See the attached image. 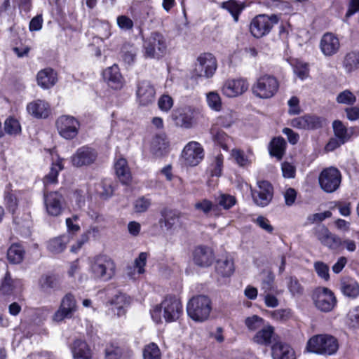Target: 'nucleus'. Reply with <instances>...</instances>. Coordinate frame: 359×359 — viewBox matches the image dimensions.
Segmentation results:
<instances>
[{"mask_svg": "<svg viewBox=\"0 0 359 359\" xmlns=\"http://www.w3.org/2000/svg\"><path fill=\"white\" fill-rule=\"evenodd\" d=\"M217 68L216 58L212 54L205 53L201 54L196 60V72L198 76L210 79L213 76Z\"/></svg>", "mask_w": 359, "mask_h": 359, "instance_id": "9b49d317", "label": "nucleus"}, {"mask_svg": "<svg viewBox=\"0 0 359 359\" xmlns=\"http://www.w3.org/2000/svg\"><path fill=\"white\" fill-rule=\"evenodd\" d=\"M28 113L36 118H46L50 114V104L42 100H36L27 106Z\"/></svg>", "mask_w": 359, "mask_h": 359, "instance_id": "b1692460", "label": "nucleus"}, {"mask_svg": "<svg viewBox=\"0 0 359 359\" xmlns=\"http://www.w3.org/2000/svg\"><path fill=\"white\" fill-rule=\"evenodd\" d=\"M121 54V57L126 63L131 65L134 62L136 57V50L133 46L125 44L122 48Z\"/></svg>", "mask_w": 359, "mask_h": 359, "instance_id": "603ef678", "label": "nucleus"}, {"mask_svg": "<svg viewBox=\"0 0 359 359\" xmlns=\"http://www.w3.org/2000/svg\"><path fill=\"white\" fill-rule=\"evenodd\" d=\"M315 306L323 312H330L337 305L334 292L327 287H319L312 294Z\"/></svg>", "mask_w": 359, "mask_h": 359, "instance_id": "6e6552de", "label": "nucleus"}, {"mask_svg": "<svg viewBox=\"0 0 359 359\" xmlns=\"http://www.w3.org/2000/svg\"><path fill=\"white\" fill-rule=\"evenodd\" d=\"M194 208L196 210L203 212L205 215H208L210 213L218 217L221 215V211L217 205L214 204L211 201L204 198L196 201Z\"/></svg>", "mask_w": 359, "mask_h": 359, "instance_id": "473e14b6", "label": "nucleus"}, {"mask_svg": "<svg viewBox=\"0 0 359 359\" xmlns=\"http://www.w3.org/2000/svg\"><path fill=\"white\" fill-rule=\"evenodd\" d=\"M24 257V250L22 248L17 244L12 245L7 252L8 260L12 264L20 263Z\"/></svg>", "mask_w": 359, "mask_h": 359, "instance_id": "37998d69", "label": "nucleus"}, {"mask_svg": "<svg viewBox=\"0 0 359 359\" xmlns=\"http://www.w3.org/2000/svg\"><path fill=\"white\" fill-rule=\"evenodd\" d=\"M244 324L250 332H257L263 327L266 324V322L262 317L257 315H252L245 318Z\"/></svg>", "mask_w": 359, "mask_h": 359, "instance_id": "79ce46f5", "label": "nucleus"}, {"mask_svg": "<svg viewBox=\"0 0 359 359\" xmlns=\"http://www.w3.org/2000/svg\"><path fill=\"white\" fill-rule=\"evenodd\" d=\"M336 100L338 103L351 105L355 102L356 97L350 90H345L337 95Z\"/></svg>", "mask_w": 359, "mask_h": 359, "instance_id": "4d7b16f0", "label": "nucleus"}, {"mask_svg": "<svg viewBox=\"0 0 359 359\" xmlns=\"http://www.w3.org/2000/svg\"><path fill=\"white\" fill-rule=\"evenodd\" d=\"M290 125L298 129L315 130L322 127L323 121L318 116L307 114L292 119Z\"/></svg>", "mask_w": 359, "mask_h": 359, "instance_id": "aec40b11", "label": "nucleus"}, {"mask_svg": "<svg viewBox=\"0 0 359 359\" xmlns=\"http://www.w3.org/2000/svg\"><path fill=\"white\" fill-rule=\"evenodd\" d=\"M43 201L49 215L58 216L61 214L63 198L58 191H44Z\"/></svg>", "mask_w": 359, "mask_h": 359, "instance_id": "a211bd4d", "label": "nucleus"}, {"mask_svg": "<svg viewBox=\"0 0 359 359\" xmlns=\"http://www.w3.org/2000/svg\"><path fill=\"white\" fill-rule=\"evenodd\" d=\"M76 301L74 295L67 294L61 300L59 309L53 316L55 322H61L65 318H71L77 311Z\"/></svg>", "mask_w": 359, "mask_h": 359, "instance_id": "f8f14e48", "label": "nucleus"}, {"mask_svg": "<svg viewBox=\"0 0 359 359\" xmlns=\"http://www.w3.org/2000/svg\"><path fill=\"white\" fill-rule=\"evenodd\" d=\"M220 8L226 10L232 15L235 22L238 21L240 13L244 8L243 4H239L234 0H229L220 4Z\"/></svg>", "mask_w": 359, "mask_h": 359, "instance_id": "a19ab883", "label": "nucleus"}, {"mask_svg": "<svg viewBox=\"0 0 359 359\" xmlns=\"http://www.w3.org/2000/svg\"><path fill=\"white\" fill-rule=\"evenodd\" d=\"M257 186V189L251 191L253 201L256 205L265 207L273 198V187L267 181H259Z\"/></svg>", "mask_w": 359, "mask_h": 359, "instance_id": "dca6fc26", "label": "nucleus"}, {"mask_svg": "<svg viewBox=\"0 0 359 359\" xmlns=\"http://www.w3.org/2000/svg\"><path fill=\"white\" fill-rule=\"evenodd\" d=\"M213 139L224 150L228 149L229 144L231 141V139L223 131H217L213 135Z\"/></svg>", "mask_w": 359, "mask_h": 359, "instance_id": "e2e57ef3", "label": "nucleus"}, {"mask_svg": "<svg viewBox=\"0 0 359 359\" xmlns=\"http://www.w3.org/2000/svg\"><path fill=\"white\" fill-rule=\"evenodd\" d=\"M280 82L278 79L271 74H264L259 76L253 84V94L261 99L273 97L278 91Z\"/></svg>", "mask_w": 359, "mask_h": 359, "instance_id": "39448f33", "label": "nucleus"}, {"mask_svg": "<svg viewBox=\"0 0 359 359\" xmlns=\"http://www.w3.org/2000/svg\"><path fill=\"white\" fill-rule=\"evenodd\" d=\"M137 102L140 105L148 106L153 103L156 97V89L154 85L147 80L137 83L136 90Z\"/></svg>", "mask_w": 359, "mask_h": 359, "instance_id": "2eb2a0df", "label": "nucleus"}, {"mask_svg": "<svg viewBox=\"0 0 359 359\" xmlns=\"http://www.w3.org/2000/svg\"><path fill=\"white\" fill-rule=\"evenodd\" d=\"M206 102L208 106L215 111H220L222 108V102L220 95L215 91H211L206 94Z\"/></svg>", "mask_w": 359, "mask_h": 359, "instance_id": "c03bdc74", "label": "nucleus"}, {"mask_svg": "<svg viewBox=\"0 0 359 359\" xmlns=\"http://www.w3.org/2000/svg\"><path fill=\"white\" fill-rule=\"evenodd\" d=\"M130 303V299L126 294L118 293L116 294L111 301V311L118 317L126 313V308Z\"/></svg>", "mask_w": 359, "mask_h": 359, "instance_id": "c756f323", "label": "nucleus"}, {"mask_svg": "<svg viewBox=\"0 0 359 359\" xmlns=\"http://www.w3.org/2000/svg\"><path fill=\"white\" fill-rule=\"evenodd\" d=\"M167 47L165 36L159 32H152L144 42V55L147 58L159 59L166 53Z\"/></svg>", "mask_w": 359, "mask_h": 359, "instance_id": "423d86ee", "label": "nucleus"}, {"mask_svg": "<svg viewBox=\"0 0 359 359\" xmlns=\"http://www.w3.org/2000/svg\"><path fill=\"white\" fill-rule=\"evenodd\" d=\"M57 285V280L54 276H42L39 279V285L44 291L54 288Z\"/></svg>", "mask_w": 359, "mask_h": 359, "instance_id": "13d9d810", "label": "nucleus"}, {"mask_svg": "<svg viewBox=\"0 0 359 359\" xmlns=\"http://www.w3.org/2000/svg\"><path fill=\"white\" fill-rule=\"evenodd\" d=\"M212 311L210 299L205 295L192 297L187 303L188 316L195 322L203 323L207 320Z\"/></svg>", "mask_w": 359, "mask_h": 359, "instance_id": "f03ea898", "label": "nucleus"}, {"mask_svg": "<svg viewBox=\"0 0 359 359\" xmlns=\"http://www.w3.org/2000/svg\"><path fill=\"white\" fill-rule=\"evenodd\" d=\"M55 126L61 137L66 140H72L78 135L80 123L74 116L62 115L57 118Z\"/></svg>", "mask_w": 359, "mask_h": 359, "instance_id": "1a4fd4ad", "label": "nucleus"}, {"mask_svg": "<svg viewBox=\"0 0 359 359\" xmlns=\"http://www.w3.org/2000/svg\"><path fill=\"white\" fill-rule=\"evenodd\" d=\"M294 72L300 79H306L309 76V68L308 64L298 62L294 68Z\"/></svg>", "mask_w": 359, "mask_h": 359, "instance_id": "69168bd1", "label": "nucleus"}, {"mask_svg": "<svg viewBox=\"0 0 359 359\" xmlns=\"http://www.w3.org/2000/svg\"><path fill=\"white\" fill-rule=\"evenodd\" d=\"M122 355V351L120 347L114 344H110L105 349L106 359H119Z\"/></svg>", "mask_w": 359, "mask_h": 359, "instance_id": "338daca9", "label": "nucleus"}, {"mask_svg": "<svg viewBox=\"0 0 359 359\" xmlns=\"http://www.w3.org/2000/svg\"><path fill=\"white\" fill-rule=\"evenodd\" d=\"M151 204V200L144 196L137 198L133 205L134 211L137 213L146 212Z\"/></svg>", "mask_w": 359, "mask_h": 359, "instance_id": "6e6d98bb", "label": "nucleus"}, {"mask_svg": "<svg viewBox=\"0 0 359 359\" xmlns=\"http://www.w3.org/2000/svg\"><path fill=\"white\" fill-rule=\"evenodd\" d=\"M319 184L321 189L327 193L334 192L340 186L341 175L334 167L324 169L319 175Z\"/></svg>", "mask_w": 359, "mask_h": 359, "instance_id": "9d476101", "label": "nucleus"}, {"mask_svg": "<svg viewBox=\"0 0 359 359\" xmlns=\"http://www.w3.org/2000/svg\"><path fill=\"white\" fill-rule=\"evenodd\" d=\"M168 147V142L163 134L156 135L151 142V150L157 156L163 155L166 152Z\"/></svg>", "mask_w": 359, "mask_h": 359, "instance_id": "58836bf2", "label": "nucleus"}, {"mask_svg": "<svg viewBox=\"0 0 359 359\" xmlns=\"http://www.w3.org/2000/svg\"><path fill=\"white\" fill-rule=\"evenodd\" d=\"M215 259L212 250L207 246L200 245L195 248L193 252L194 263L201 267L210 266Z\"/></svg>", "mask_w": 359, "mask_h": 359, "instance_id": "412c9836", "label": "nucleus"}, {"mask_svg": "<svg viewBox=\"0 0 359 359\" xmlns=\"http://www.w3.org/2000/svg\"><path fill=\"white\" fill-rule=\"evenodd\" d=\"M282 292V290H274L262 292L261 295L264 298L265 305L269 308L277 307L279 305V300L276 295L281 294Z\"/></svg>", "mask_w": 359, "mask_h": 359, "instance_id": "09e8293b", "label": "nucleus"}, {"mask_svg": "<svg viewBox=\"0 0 359 359\" xmlns=\"http://www.w3.org/2000/svg\"><path fill=\"white\" fill-rule=\"evenodd\" d=\"M73 359H92V351L87 343L76 339L72 346Z\"/></svg>", "mask_w": 359, "mask_h": 359, "instance_id": "7c9ffc66", "label": "nucleus"}, {"mask_svg": "<svg viewBox=\"0 0 359 359\" xmlns=\"http://www.w3.org/2000/svg\"><path fill=\"white\" fill-rule=\"evenodd\" d=\"M249 87L245 79H232L226 81L222 88L223 95L228 97H235L245 93Z\"/></svg>", "mask_w": 359, "mask_h": 359, "instance_id": "f3484780", "label": "nucleus"}, {"mask_svg": "<svg viewBox=\"0 0 359 359\" xmlns=\"http://www.w3.org/2000/svg\"><path fill=\"white\" fill-rule=\"evenodd\" d=\"M22 287L20 279H13L8 271L6 272L0 286V294L12 295L21 291Z\"/></svg>", "mask_w": 359, "mask_h": 359, "instance_id": "393cba45", "label": "nucleus"}, {"mask_svg": "<svg viewBox=\"0 0 359 359\" xmlns=\"http://www.w3.org/2000/svg\"><path fill=\"white\" fill-rule=\"evenodd\" d=\"M103 77L112 88L118 89L123 85V79L116 65L107 68L103 72Z\"/></svg>", "mask_w": 359, "mask_h": 359, "instance_id": "a878e982", "label": "nucleus"}, {"mask_svg": "<svg viewBox=\"0 0 359 359\" xmlns=\"http://www.w3.org/2000/svg\"><path fill=\"white\" fill-rule=\"evenodd\" d=\"M286 142L283 137H276L270 143L269 151L271 155L280 160L284 155Z\"/></svg>", "mask_w": 359, "mask_h": 359, "instance_id": "ea45409f", "label": "nucleus"}, {"mask_svg": "<svg viewBox=\"0 0 359 359\" xmlns=\"http://www.w3.org/2000/svg\"><path fill=\"white\" fill-rule=\"evenodd\" d=\"M217 274L222 277H229L234 271V264L231 258L225 257L217 260L215 266Z\"/></svg>", "mask_w": 359, "mask_h": 359, "instance_id": "e433bc0d", "label": "nucleus"}, {"mask_svg": "<svg viewBox=\"0 0 359 359\" xmlns=\"http://www.w3.org/2000/svg\"><path fill=\"white\" fill-rule=\"evenodd\" d=\"M314 269L319 277L325 280H329V266L326 264L322 262H316L314 264Z\"/></svg>", "mask_w": 359, "mask_h": 359, "instance_id": "0e129e2a", "label": "nucleus"}, {"mask_svg": "<svg viewBox=\"0 0 359 359\" xmlns=\"http://www.w3.org/2000/svg\"><path fill=\"white\" fill-rule=\"evenodd\" d=\"M148 254L147 252H141L134 261L135 270H137V274H143L145 272L144 266L147 264Z\"/></svg>", "mask_w": 359, "mask_h": 359, "instance_id": "680f3d73", "label": "nucleus"}, {"mask_svg": "<svg viewBox=\"0 0 359 359\" xmlns=\"http://www.w3.org/2000/svg\"><path fill=\"white\" fill-rule=\"evenodd\" d=\"M37 83L43 88H50L53 86L57 81V74L51 68H45L37 74Z\"/></svg>", "mask_w": 359, "mask_h": 359, "instance_id": "c85d7f7f", "label": "nucleus"}, {"mask_svg": "<svg viewBox=\"0 0 359 359\" xmlns=\"http://www.w3.org/2000/svg\"><path fill=\"white\" fill-rule=\"evenodd\" d=\"M279 20V16L275 14L271 15H258L250 22V33L255 38H262L271 32L272 27L278 23Z\"/></svg>", "mask_w": 359, "mask_h": 359, "instance_id": "0eeeda50", "label": "nucleus"}, {"mask_svg": "<svg viewBox=\"0 0 359 359\" xmlns=\"http://www.w3.org/2000/svg\"><path fill=\"white\" fill-rule=\"evenodd\" d=\"M234 121L232 111H227L219 116L217 119V123L222 127L229 128Z\"/></svg>", "mask_w": 359, "mask_h": 359, "instance_id": "774afa93", "label": "nucleus"}, {"mask_svg": "<svg viewBox=\"0 0 359 359\" xmlns=\"http://www.w3.org/2000/svg\"><path fill=\"white\" fill-rule=\"evenodd\" d=\"M265 274L264 278L262 279L261 283V290L262 292L268 291H274V280L275 276L271 271H263Z\"/></svg>", "mask_w": 359, "mask_h": 359, "instance_id": "3c124183", "label": "nucleus"}, {"mask_svg": "<svg viewBox=\"0 0 359 359\" xmlns=\"http://www.w3.org/2000/svg\"><path fill=\"white\" fill-rule=\"evenodd\" d=\"M181 213L177 212H171L165 217V226L168 230L172 229L177 223L180 222Z\"/></svg>", "mask_w": 359, "mask_h": 359, "instance_id": "052dcab7", "label": "nucleus"}, {"mask_svg": "<svg viewBox=\"0 0 359 359\" xmlns=\"http://www.w3.org/2000/svg\"><path fill=\"white\" fill-rule=\"evenodd\" d=\"M182 156L187 165L196 166L204 157L203 149L198 142L191 141L186 144Z\"/></svg>", "mask_w": 359, "mask_h": 359, "instance_id": "ddd939ff", "label": "nucleus"}, {"mask_svg": "<svg viewBox=\"0 0 359 359\" xmlns=\"http://www.w3.org/2000/svg\"><path fill=\"white\" fill-rule=\"evenodd\" d=\"M172 118L177 126L183 128H191L196 123L194 112L191 109L176 111L172 114Z\"/></svg>", "mask_w": 359, "mask_h": 359, "instance_id": "bb28decb", "label": "nucleus"}, {"mask_svg": "<svg viewBox=\"0 0 359 359\" xmlns=\"http://www.w3.org/2000/svg\"><path fill=\"white\" fill-rule=\"evenodd\" d=\"M273 359H296L294 350L282 342H276L272 346Z\"/></svg>", "mask_w": 359, "mask_h": 359, "instance_id": "2f4dec72", "label": "nucleus"}, {"mask_svg": "<svg viewBox=\"0 0 359 359\" xmlns=\"http://www.w3.org/2000/svg\"><path fill=\"white\" fill-rule=\"evenodd\" d=\"M90 271L94 278L108 281L115 275L116 264L109 257L99 255L92 261Z\"/></svg>", "mask_w": 359, "mask_h": 359, "instance_id": "20e7f679", "label": "nucleus"}, {"mask_svg": "<svg viewBox=\"0 0 359 359\" xmlns=\"http://www.w3.org/2000/svg\"><path fill=\"white\" fill-rule=\"evenodd\" d=\"M339 348L337 339L328 334H318L312 337L307 342L309 352L320 355H333Z\"/></svg>", "mask_w": 359, "mask_h": 359, "instance_id": "7ed1b4c3", "label": "nucleus"}, {"mask_svg": "<svg viewBox=\"0 0 359 359\" xmlns=\"http://www.w3.org/2000/svg\"><path fill=\"white\" fill-rule=\"evenodd\" d=\"M217 206L219 205L222 207L225 210H229L231 207H233L236 203V199L234 196L226 194H222L217 198Z\"/></svg>", "mask_w": 359, "mask_h": 359, "instance_id": "5fc2aeb1", "label": "nucleus"}, {"mask_svg": "<svg viewBox=\"0 0 359 359\" xmlns=\"http://www.w3.org/2000/svg\"><path fill=\"white\" fill-rule=\"evenodd\" d=\"M152 319L156 323H171L180 318L183 313L181 301L174 296H167L160 304H156L150 311Z\"/></svg>", "mask_w": 359, "mask_h": 359, "instance_id": "f257e3e1", "label": "nucleus"}, {"mask_svg": "<svg viewBox=\"0 0 359 359\" xmlns=\"http://www.w3.org/2000/svg\"><path fill=\"white\" fill-rule=\"evenodd\" d=\"M114 168L118 178L123 184H128L131 182V173L125 158L117 159L114 164Z\"/></svg>", "mask_w": 359, "mask_h": 359, "instance_id": "72a5a7b5", "label": "nucleus"}, {"mask_svg": "<svg viewBox=\"0 0 359 359\" xmlns=\"http://www.w3.org/2000/svg\"><path fill=\"white\" fill-rule=\"evenodd\" d=\"M313 233L320 243L331 250H336L341 245V240L332 233L325 225H318L313 229Z\"/></svg>", "mask_w": 359, "mask_h": 359, "instance_id": "4468645a", "label": "nucleus"}, {"mask_svg": "<svg viewBox=\"0 0 359 359\" xmlns=\"http://www.w3.org/2000/svg\"><path fill=\"white\" fill-rule=\"evenodd\" d=\"M340 42L337 36L332 33H326L321 38L320 48L325 56L335 55L339 50Z\"/></svg>", "mask_w": 359, "mask_h": 359, "instance_id": "4be33fe9", "label": "nucleus"}, {"mask_svg": "<svg viewBox=\"0 0 359 359\" xmlns=\"http://www.w3.org/2000/svg\"><path fill=\"white\" fill-rule=\"evenodd\" d=\"M144 359H161V351L154 343H150L145 346L143 351Z\"/></svg>", "mask_w": 359, "mask_h": 359, "instance_id": "864d4df0", "label": "nucleus"}, {"mask_svg": "<svg viewBox=\"0 0 359 359\" xmlns=\"http://www.w3.org/2000/svg\"><path fill=\"white\" fill-rule=\"evenodd\" d=\"M231 156L241 167H248L252 162V154L250 151L245 153L239 149H233L231 151Z\"/></svg>", "mask_w": 359, "mask_h": 359, "instance_id": "4c0bfd02", "label": "nucleus"}, {"mask_svg": "<svg viewBox=\"0 0 359 359\" xmlns=\"http://www.w3.org/2000/svg\"><path fill=\"white\" fill-rule=\"evenodd\" d=\"M96 158V151L90 147L84 146L76 150L72 156V162L74 166L81 167L93 163Z\"/></svg>", "mask_w": 359, "mask_h": 359, "instance_id": "6ab92c4d", "label": "nucleus"}, {"mask_svg": "<svg viewBox=\"0 0 359 359\" xmlns=\"http://www.w3.org/2000/svg\"><path fill=\"white\" fill-rule=\"evenodd\" d=\"M64 166L62 159L57 158L53 161L50 167V172L46 175L43 179L44 187L46 188L48 185L57 183V177L59 172L63 169Z\"/></svg>", "mask_w": 359, "mask_h": 359, "instance_id": "f704fd0d", "label": "nucleus"}, {"mask_svg": "<svg viewBox=\"0 0 359 359\" xmlns=\"http://www.w3.org/2000/svg\"><path fill=\"white\" fill-rule=\"evenodd\" d=\"M344 66L348 72L359 68V53L351 52L347 53L344 58Z\"/></svg>", "mask_w": 359, "mask_h": 359, "instance_id": "a18cd8bd", "label": "nucleus"}, {"mask_svg": "<svg viewBox=\"0 0 359 359\" xmlns=\"http://www.w3.org/2000/svg\"><path fill=\"white\" fill-rule=\"evenodd\" d=\"M340 290L346 297L356 299L359 296V283L354 278L344 277L340 280Z\"/></svg>", "mask_w": 359, "mask_h": 359, "instance_id": "cd10ccee", "label": "nucleus"}, {"mask_svg": "<svg viewBox=\"0 0 359 359\" xmlns=\"http://www.w3.org/2000/svg\"><path fill=\"white\" fill-rule=\"evenodd\" d=\"M287 287L290 294L294 297L300 296L304 292V287L294 276L287 278Z\"/></svg>", "mask_w": 359, "mask_h": 359, "instance_id": "49530a36", "label": "nucleus"}, {"mask_svg": "<svg viewBox=\"0 0 359 359\" xmlns=\"http://www.w3.org/2000/svg\"><path fill=\"white\" fill-rule=\"evenodd\" d=\"M69 242V236L63 235L55 237L48 241L47 249L52 254H59L65 250Z\"/></svg>", "mask_w": 359, "mask_h": 359, "instance_id": "c9c22d12", "label": "nucleus"}, {"mask_svg": "<svg viewBox=\"0 0 359 359\" xmlns=\"http://www.w3.org/2000/svg\"><path fill=\"white\" fill-rule=\"evenodd\" d=\"M4 130L9 135H16L20 133L21 126L17 119L9 117L4 122Z\"/></svg>", "mask_w": 359, "mask_h": 359, "instance_id": "8fccbe9b", "label": "nucleus"}, {"mask_svg": "<svg viewBox=\"0 0 359 359\" xmlns=\"http://www.w3.org/2000/svg\"><path fill=\"white\" fill-rule=\"evenodd\" d=\"M274 327L269 323H266L252 338V341L256 344L267 346L274 339Z\"/></svg>", "mask_w": 359, "mask_h": 359, "instance_id": "5701e85b", "label": "nucleus"}, {"mask_svg": "<svg viewBox=\"0 0 359 359\" xmlns=\"http://www.w3.org/2000/svg\"><path fill=\"white\" fill-rule=\"evenodd\" d=\"M346 323L350 327H359V306H355L349 311Z\"/></svg>", "mask_w": 359, "mask_h": 359, "instance_id": "bf43d9fd", "label": "nucleus"}, {"mask_svg": "<svg viewBox=\"0 0 359 359\" xmlns=\"http://www.w3.org/2000/svg\"><path fill=\"white\" fill-rule=\"evenodd\" d=\"M332 127L335 136L341 140V143H345L349 139L347 128L341 121H334Z\"/></svg>", "mask_w": 359, "mask_h": 359, "instance_id": "de8ad7c7", "label": "nucleus"}]
</instances>
